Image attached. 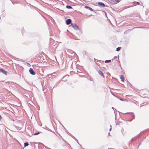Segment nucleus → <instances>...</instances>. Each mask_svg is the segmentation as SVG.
I'll use <instances>...</instances> for the list:
<instances>
[{
  "instance_id": "obj_19",
  "label": "nucleus",
  "mask_w": 149,
  "mask_h": 149,
  "mask_svg": "<svg viewBox=\"0 0 149 149\" xmlns=\"http://www.w3.org/2000/svg\"><path fill=\"white\" fill-rule=\"evenodd\" d=\"M2 118V117L1 116V115H0V120H1Z\"/></svg>"
},
{
  "instance_id": "obj_7",
  "label": "nucleus",
  "mask_w": 149,
  "mask_h": 149,
  "mask_svg": "<svg viewBox=\"0 0 149 149\" xmlns=\"http://www.w3.org/2000/svg\"><path fill=\"white\" fill-rule=\"evenodd\" d=\"M98 4L102 7H104L105 6V5L104 3L101 2H98Z\"/></svg>"
},
{
  "instance_id": "obj_10",
  "label": "nucleus",
  "mask_w": 149,
  "mask_h": 149,
  "mask_svg": "<svg viewBox=\"0 0 149 149\" xmlns=\"http://www.w3.org/2000/svg\"><path fill=\"white\" fill-rule=\"evenodd\" d=\"M120 79L121 80V81H124V79L123 76L122 75H121L120 76Z\"/></svg>"
},
{
  "instance_id": "obj_1",
  "label": "nucleus",
  "mask_w": 149,
  "mask_h": 149,
  "mask_svg": "<svg viewBox=\"0 0 149 149\" xmlns=\"http://www.w3.org/2000/svg\"><path fill=\"white\" fill-rule=\"evenodd\" d=\"M67 51L68 53L71 55V56H74L75 54V52L70 49H67Z\"/></svg>"
},
{
  "instance_id": "obj_23",
  "label": "nucleus",
  "mask_w": 149,
  "mask_h": 149,
  "mask_svg": "<svg viewBox=\"0 0 149 149\" xmlns=\"http://www.w3.org/2000/svg\"><path fill=\"white\" fill-rule=\"evenodd\" d=\"M92 15H90V16H92Z\"/></svg>"
},
{
  "instance_id": "obj_13",
  "label": "nucleus",
  "mask_w": 149,
  "mask_h": 149,
  "mask_svg": "<svg viewBox=\"0 0 149 149\" xmlns=\"http://www.w3.org/2000/svg\"><path fill=\"white\" fill-rule=\"evenodd\" d=\"M121 48V47H118L116 48V51H119L120 50Z\"/></svg>"
},
{
  "instance_id": "obj_21",
  "label": "nucleus",
  "mask_w": 149,
  "mask_h": 149,
  "mask_svg": "<svg viewBox=\"0 0 149 149\" xmlns=\"http://www.w3.org/2000/svg\"><path fill=\"white\" fill-rule=\"evenodd\" d=\"M120 100H121V101H123V100L122 99H120Z\"/></svg>"
},
{
  "instance_id": "obj_16",
  "label": "nucleus",
  "mask_w": 149,
  "mask_h": 149,
  "mask_svg": "<svg viewBox=\"0 0 149 149\" xmlns=\"http://www.w3.org/2000/svg\"><path fill=\"white\" fill-rule=\"evenodd\" d=\"M136 3L139 4L140 3L139 2H136Z\"/></svg>"
},
{
  "instance_id": "obj_15",
  "label": "nucleus",
  "mask_w": 149,
  "mask_h": 149,
  "mask_svg": "<svg viewBox=\"0 0 149 149\" xmlns=\"http://www.w3.org/2000/svg\"><path fill=\"white\" fill-rule=\"evenodd\" d=\"M40 133V132H37V133H35L34 134V135H38V134H39Z\"/></svg>"
},
{
  "instance_id": "obj_18",
  "label": "nucleus",
  "mask_w": 149,
  "mask_h": 149,
  "mask_svg": "<svg viewBox=\"0 0 149 149\" xmlns=\"http://www.w3.org/2000/svg\"><path fill=\"white\" fill-rule=\"evenodd\" d=\"M132 117H133V119H134V118H135V116H134V115H133L132 116Z\"/></svg>"
},
{
  "instance_id": "obj_8",
  "label": "nucleus",
  "mask_w": 149,
  "mask_h": 149,
  "mask_svg": "<svg viewBox=\"0 0 149 149\" xmlns=\"http://www.w3.org/2000/svg\"><path fill=\"white\" fill-rule=\"evenodd\" d=\"M114 4H117L120 1L119 0H112Z\"/></svg>"
},
{
  "instance_id": "obj_17",
  "label": "nucleus",
  "mask_w": 149,
  "mask_h": 149,
  "mask_svg": "<svg viewBox=\"0 0 149 149\" xmlns=\"http://www.w3.org/2000/svg\"><path fill=\"white\" fill-rule=\"evenodd\" d=\"M136 3V1H134L133 3V4H134Z\"/></svg>"
},
{
  "instance_id": "obj_14",
  "label": "nucleus",
  "mask_w": 149,
  "mask_h": 149,
  "mask_svg": "<svg viewBox=\"0 0 149 149\" xmlns=\"http://www.w3.org/2000/svg\"><path fill=\"white\" fill-rule=\"evenodd\" d=\"M111 61V60H105V61L104 62L105 63H107L110 62Z\"/></svg>"
},
{
  "instance_id": "obj_5",
  "label": "nucleus",
  "mask_w": 149,
  "mask_h": 149,
  "mask_svg": "<svg viewBox=\"0 0 149 149\" xmlns=\"http://www.w3.org/2000/svg\"><path fill=\"white\" fill-rule=\"evenodd\" d=\"M97 72L103 78H104V75L102 72L100 70H99L97 71Z\"/></svg>"
},
{
  "instance_id": "obj_2",
  "label": "nucleus",
  "mask_w": 149,
  "mask_h": 149,
  "mask_svg": "<svg viewBox=\"0 0 149 149\" xmlns=\"http://www.w3.org/2000/svg\"><path fill=\"white\" fill-rule=\"evenodd\" d=\"M71 26L72 28L75 30H77L79 29L78 26L75 24H71Z\"/></svg>"
},
{
  "instance_id": "obj_12",
  "label": "nucleus",
  "mask_w": 149,
  "mask_h": 149,
  "mask_svg": "<svg viewBox=\"0 0 149 149\" xmlns=\"http://www.w3.org/2000/svg\"><path fill=\"white\" fill-rule=\"evenodd\" d=\"M66 8L68 9H71L72 8L71 6L69 5H67L66 6Z\"/></svg>"
},
{
  "instance_id": "obj_11",
  "label": "nucleus",
  "mask_w": 149,
  "mask_h": 149,
  "mask_svg": "<svg viewBox=\"0 0 149 149\" xmlns=\"http://www.w3.org/2000/svg\"><path fill=\"white\" fill-rule=\"evenodd\" d=\"M29 145V143H28L27 142H26V143H25L24 144V147H26L27 146H28Z\"/></svg>"
},
{
  "instance_id": "obj_9",
  "label": "nucleus",
  "mask_w": 149,
  "mask_h": 149,
  "mask_svg": "<svg viewBox=\"0 0 149 149\" xmlns=\"http://www.w3.org/2000/svg\"><path fill=\"white\" fill-rule=\"evenodd\" d=\"M85 8H86V9H88L90 10L91 11H93V9H92L89 6H85Z\"/></svg>"
},
{
  "instance_id": "obj_20",
  "label": "nucleus",
  "mask_w": 149,
  "mask_h": 149,
  "mask_svg": "<svg viewBox=\"0 0 149 149\" xmlns=\"http://www.w3.org/2000/svg\"><path fill=\"white\" fill-rule=\"evenodd\" d=\"M110 127H111V128L110 129V131L111 129V125H110Z\"/></svg>"
},
{
  "instance_id": "obj_3",
  "label": "nucleus",
  "mask_w": 149,
  "mask_h": 149,
  "mask_svg": "<svg viewBox=\"0 0 149 149\" xmlns=\"http://www.w3.org/2000/svg\"><path fill=\"white\" fill-rule=\"evenodd\" d=\"M0 72L3 73L5 75H7V72L3 69L0 68Z\"/></svg>"
},
{
  "instance_id": "obj_22",
  "label": "nucleus",
  "mask_w": 149,
  "mask_h": 149,
  "mask_svg": "<svg viewBox=\"0 0 149 149\" xmlns=\"http://www.w3.org/2000/svg\"><path fill=\"white\" fill-rule=\"evenodd\" d=\"M112 109H114V108H113V107H112Z\"/></svg>"
},
{
  "instance_id": "obj_4",
  "label": "nucleus",
  "mask_w": 149,
  "mask_h": 149,
  "mask_svg": "<svg viewBox=\"0 0 149 149\" xmlns=\"http://www.w3.org/2000/svg\"><path fill=\"white\" fill-rule=\"evenodd\" d=\"M29 72L31 74L33 75H34L36 74L35 72L34 71L33 69L31 68H30L29 70Z\"/></svg>"
},
{
  "instance_id": "obj_6",
  "label": "nucleus",
  "mask_w": 149,
  "mask_h": 149,
  "mask_svg": "<svg viewBox=\"0 0 149 149\" xmlns=\"http://www.w3.org/2000/svg\"><path fill=\"white\" fill-rule=\"evenodd\" d=\"M71 22V20L70 19H68L66 20V24L67 25H69L70 24V23Z\"/></svg>"
}]
</instances>
